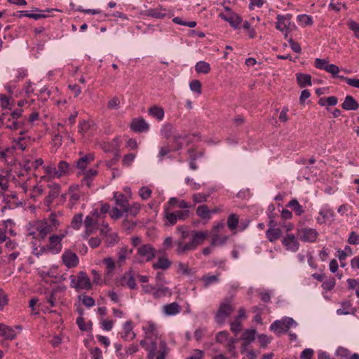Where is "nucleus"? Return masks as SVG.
<instances>
[{
	"label": "nucleus",
	"mask_w": 359,
	"mask_h": 359,
	"mask_svg": "<svg viewBox=\"0 0 359 359\" xmlns=\"http://www.w3.org/2000/svg\"><path fill=\"white\" fill-rule=\"evenodd\" d=\"M182 307L177 303L172 302L163 306L162 311L166 316H175L180 313Z\"/></svg>",
	"instance_id": "obj_25"
},
{
	"label": "nucleus",
	"mask_w": 359,
	"mask_h": 359,
	"mask_svg": "<svg viewBox=\"0 0 359 359\" xmlns=\"http://www.w3.org/2000/svg\"><path fill=\"white\" fill-rule=\"evenodd\" d=\"M152 191L147 187H142L139 191V195L142 200H147L150 198Z\"/></svg>",
	"instance_id": "obj_59"
},
{
	"label": "nucleus",
	"mask_w": 359,
	"mask_h": 359,
	"mask_svg": "<svg viewBox=\"0 0 359 359\" xmlns=\"http://www.w3.org/2000/svg\"><path fill=\"white\" fill-rule=\"evenodd\" d=\"M297 236L303 242L313 243L318 236V232L316 229L302 226L297 228Z\"/></svg>",
	"instance_id": "obj_4"
},
{
	"label": "nucleus",
	"mask_w": 359,
	"mask_h": 359,
	"mask_svg": "<svg viewBox=\"0 0 359 359\" xmlns=\"http://www.w3.org/2000/svg\"><path fill=\"white\" fill-rule=\"evenodd\" d=\"M141 206L139 203H135L132 205H127L126 208L123 210L126 212H128L130 215L135 217L140 212Z\"/></svg>",
	"instance_id": "obj_52"
},
{
	"label": "nucleus",
	"mask_w": 359,
	"mask_h": 359,
	"mask_svg": "<svg viewBox=\"0 0 359 359\" xmlns=\"http://www.w3.org/2000/svg\"><path fill=\"white\" fill-rule=\"evenodd\" d=\"M23 124V120L8 118L7 122L6 123V128L12 130H17L21 129Z\"/></svg>",
	"instance_id": "obj_37"
},
{
	"label": "nucleus",
	"mask_w": 359,
	"mask_h": 359,
	"mask_svg": "<svg viewBox=\"0 0 359 359\" xmlns=\"http://www.w3.org/2000/svg\"><path fill=\"white\" fill-rule=\"evenodd\" d=\"M123 285H127L130 289L134 290L137 287L134 273L132 271L126 272L122 278Z\"/></svg>",
	"instance_id": "obj_31"
},
{
	"label": "nucleus",
	"mask_w": 359,
	"mask_h": 359,
	"mask_svg": "<svg viewBox=\"0 0 359 359\" xmlns=\"http://www.w3.org/2000/svg\"><path fill=\"white\" fill-rule=\"evenodd\" d=\"M219 275L203 276L201 278L203 286L208 287L210 285L217 283L219 280Z\"/></svg>",
	"instance_id": "obj_49"
},
{
	"label": "nucleus",
	"mask_w": 359,
	"mask_h": 359,
	"mask_svg": "<svg viewBox=\"0 0 359 359\" xmlns=\"http://www.w3.org/2000/svg\"><path fill=\"white\" fill-rule=\"evenodd\" d=\"M287 206L291 208L297 215H301L304 212L303 207L299 203L297 199L291 200Z\"/></svg>",
	"instance_id": "obj_46"
},
{
	"label": "nucleus",
	"mask_w": 359,
	"mask_h": 359,
	"mask_svg": "<svg viewBox=\"0 0 359 359\" xmlns=\"http://www.w3.org/2000/svg\"><path fill=\"white\" fill-rule=\"evenodd\" d=\"M67 234V231H64L59 234H53L49 237V243L47 246L48 250L55 253H59L62 250V240Z\"/></svg>",
	"instance_id": "obj_8"
},
{
	"label": "nucleus",
	"mask_w": 359,
	"mask_h": 359,
	"mask_svg": "<svg viewBox=\"0 0 359 359\" xmlns=\"http://www.w3.org/2000/svg\"><path fill=\"white\" fill-rule=\"evenodd\" d=\"M94 158L95 157L93 154H89L81 157L76 162V168L83 171L87 165L94 161Z\"/></svg>",
	"instance_id": "obj_28"
},
{
	"label": "nucleus",
	"mask_w": 359,
	"mask_h": 359,
	"mask_svg": "<svg viewBox=\"0 0 359 359\" xmlns=\"http://www.w3.org/2000/svg\"><path fill=\"white\" fill-rule=\"evenodd\" d=\"M162 8L156 9H149L144 12V15L148 17L154 18L156 19H161L165 18V13H161Z\"/></svg>",
	"instance_id": "obj_47"
},
{
	"label": "nucleus",
	"mask_w": 359,
	"mask_h": 359,
	"mask_svg": "<svg viewBox=\"0 0 359 359\" xmlns=\"http://www.w3.org/2000/svg\"><path fill=\"white\" fill-rule=\"evenodd\" d=\"M48 187L50 189L49 194L45 199V203L47 205H50L53 201L59 196L61 189L60 185L56 183L49 184Z\"/></svg>",
	"instance_id": "obj_17"
},
{
	"label": "nucleus",
	"mask_w": 359,
	"mask_h": 359,
	"mask_svg": "<svg viewBox=\"0 0 359 359\" xmlns=\"http://www.w3.org/2000/svg\"><path fill=\"white\" fill-rule=\"evenodd\" d=\"M27 235L38 240L43 239L47 236L40 220L29 224Z\"/></svg>",
	"instance_id": "obj_9"
},
{
	"label": "nucleus",
	"mask_w": 359,
	"mask_h": 359,
	"mask_svg": "<svg viewBox=\"0 0 359 359\" xmlns=\"http://www.w3.org/2000/svg\"><path fill=\"white\" fill-rule=\"evenodd\" d=\"M69 278L71 280V287L77 290H90L92 288V282L87 273L84 271H79L76 276L71 275Z\"/></svg>",
	"instance_id": "obj_1"
},
{
	"label": "nucleus",
	"mask_w": 359,
	"mask_h": 359,
	"mask_svg": "<svg viewBox=\"0 0 359 359\" xmlns=\"http://www.w3.org/2000/svg\"><path fill=\"white\" fill-rule=\"evenodd\" d=\"M242 329L241 321L238 320V318H236L231 323V330L235 334H238L241 332Z\"/></svg>",
	"instance_id": "obj_63"
},
{
	"label": "nucleus",
	"mask_w": 359,
	"mask_h": 359,
	"mask_svg": "<svg viewBox=\"0 0 359 359\" xmlns=\"http://www.w3.org/2000/svg\"><path fill=\"white\" fill-rule=\"evenodd\" d=\"M255 330H247L243 332L242 335V339L244 341L243 344L244 348H245L250 343L255 340Z\"/></svg>",
	"instance_id": "obj_36"
},
{
	"label": "nucleus",
	"mask_w": 359,
	"mask_h": 359,
	"mask_svg": "<svg viewBox=\"0 0 359 359\" xmlns=\"http://www.w3.org/2000/svg\"><path fill=\"white\" fill-rule=\"evenodd\" d=\"M170 208L165 205L163 210V217L165 219V226H173L177 222V217L175 212H171Z\"/></svg>",
	"instance_id": "obj_23"
},
{
	"label": "nucleus",
	"mask_w": 359,
	"mask_h": 359,
	"mask_svg": "<svg viewBox=\"0 0 359 359\" xmlns=\"http://www.w3.org/2000/svg\"><path fill=\"white\" fill-rule=\"evenodd\" d=\"M177 133L176 129L170 123L164 124L161 129V135L166 140L172 139Z\"/></svg>",
	"instance_id": "obj_27"
},
{
	"label": "nucleus",
	"mask_w": 359,
	"mask_h": 359,
	"mask_svg": "<svg viewBox=\"0 0 359 359\" xmlns=\"http://www.w3.org/2000/svg\"><path fill=\"white\" fill-rule=\"evenodd\" d=\"M114 198L116 204L118 205L124 210L128 205V202L123 194L115 193Z\"/></svg>",
	"instance_id": "obj_48"
},
{
	"label": "nucleus",
	"mask_w": 359,
	"mask_h": 359,
	"mask_svg": "<svg viewBox=\"0 0 359 359\" xmlns=\"http://www.w3.org/2000/svg\"><path fill=\"white\" fill-rule=\"evenodd\" d=\"M339 78L345 81L349 86L359 88V79L346 78L344 76H339Z\"/></svg>",
	"instance_id": "obj_64"
},
{
	"label": "nucleus",
	"mask_w": 359,
	"mask_h": 359,
	"mask_svg": "<svg viewBox=\"0 0 359 359\" xmlns=\"http://www.w3.org/2000/svg\"><path fill=\"white\" fill-rule=\"evenodd\" d=\"M83 220V215L81 213H79L75 215L72 219V226L74 229H79L81 226Z\"/></svg>",
	"instance_id": "obj_54"
},
{
	"label": "nucleus",
	"mask_w": 359,
	"mask_h": 359,
	"mask_svg": "<svg viewBox=\"0 0 359 359\" xmlns=\"http://www.w3.org/2000/svg\"><path fill=\"white\" fill-rule=\"evenodd\" d=\"M145 334V339L147 341H158L161 339L158 338V332L157 326L152 322H147V323L143 327Z\"/></svg>",
	"instance_id": "obj_11"
},
{
	"label": "nucleus",
	"mask_w": 359,
	"mask_h": 359,
	"mask_svg": "<svg viewBox=\"0 0 359 359\" xmlns=\"http://www.w3.org/2000/svg\"><path fill=\"white\" fill-rule=\"evenodd\" d=\"M266 235L270 242H274L280 237L281 230L279 228H269Z\"/></svg>",
	"instance_id": "obj_41"
},
{
	"label": "nucleus",
	"mask_w": 359,
	"mask_h": 359,
	"mask_svg": "<svg viewBox=\"0 0 359 359\" xmlns=\"http://www.w3.org/2000/svg\"><path fill=\"white\" fill-rule=\"evenodd\" d=\"M20 136L16 141V147L19 149H21L22 151H24L27 148L28 143L31 141V139L28 136H24V132L22 131L20 133Z\"/></svg>",
	"instance_id": "obj_42"
},
{
	"label": "nucleus",
	"mask_w": 359,
	"mask_h": 359,
	"mask_svg": "<svg viewBox=\"0 0 359 359\" xmlns=\"http://www.w3.org/2000/svg\"><path fill=\"white\" fill-rule=\"evenodd\" d=\"M135 337V334L133 332L131 321H128L123 325V332L121 334V338L126 341L132 340Z\"/></svg>",
	"instance_id": "obj_29"
},
{
	"label": "nucleus",
	"mask_w": 359,
	"mask_h": 359,
	"mask_svg": "<svg viewBox=\"0 0 359 359\" xmlns=\"http://www.w3.org/2000/svg\"><path fill=\"white\" fill-rule=\"evenodd\" d=\"M334 217V211L329 208L325 207L319 212V216L316 218L317 222L320 224L326 223Z\"/></svg>",
	"instance_id": "obj_22"
},
{
	"label": "nucleus",
	"mask_w": 359,
	"mask_h": 359,
	"mask_svg": "<svg viewBox=\"0 0 359 359\" xmlns=\"http://www.w3.org/2000/svg\"><path fill=\"white\" fill-rule=\"evenodd\" d=\"M238 224V217L236 214L229 215L227 219V226L231 231L235 230Z\"/></svg>",
	"instance_id": "obj_51"
},
{
	"label": "nucleus",
	"mask_w": 359,
	"mask_h": 359,
	"mask_svg": "<svg viewBox=\"0 0 359 359\" xmlns=\"http://www.w3.org/2000/svg\"><path fill=\"white\" fill-rule=\"evenodd\" d=\"M315 67L318 69H323L327 72L331 74L333 77H338V73L340 69L339 67L334 64H330L327 59L316 58L314 62Z\"/></svg>",
	"instance_id": "obj_7"
},
{
	"label": "nucleus",
	"mask_w": 359,
	"mask_h": 359,
	"mask_svg": "<svg viewBox=\"0 0 359 359\" xmlns=\"http://www.w3.org/2000/svg\"><path fill=\"white\" fill-rule=\"evenodd\" d=\"M210 236L211 237V246L215 247L224 245L229 239L228 236L222 235L218 232H210Z\"/></svg>",
	"instance_id": "obj_21"
},
{
	"label": "nucleus",
	"mask_w": 359,
	"mask_h": 359,
	"mask_svg": "<svg viewBox=\"0 0 359 359\" xmlns=\"http://www.w3.org/2000/svg\"><path fill=\"white\" fill-rule=\"evenodd\" d=\"M130 128L135 132L141 133L147 131L149 129V126L144 118H139L133 120L130 124Z\"/></svg>",
	"instance_id": "obj_20"
},
{
	"label": "nucleus",
	"mask_w": 359,
	"mask_h": 359,
	"mask_svg": "<svg viewBox=\"0 0 359 359\" xmlns=\"http://www.w3.org/2000/svg\"><path fill=\"white\" fill-rule=\"evenodd\" d=\"M140 345L148 352V359H154L156 352L158 349V341H147L142 340Z\"/></svg>",
	"instance_id": "obj_14"
},
{
	"label": "nucleus",
	"mask_w": 359,
	"mask_h": 359,
	"mask_svg": "<svg viewBox=\"0 0 359 359\" xmlns=\"http://www.w3.org/2000/svg\"><path fill=\"white\" fill-rule=\"evenodd\" d=\"M190 89L196 93L197 94H201V83L199 80H193L189 83Z\"/></svg>",
	"instance_id": "obj_58"
},
{
	"label": "nucleus",
	"mask_w": 359,
	"mask_h": 359,
	"mask_svg": "<svg viewBox=\"0 0 359 359\" xmlns=\"http://www.w3.org/2000/svg\"><path fill=\"white\" fill-rule=\"evenodd\" d=\"M149 115L156 118L158 121H161L164 117V110L162 107L154 106L149 109Z\"/></svg>",
	"instance_id": "obj_44"
},
{
	"label": "nucleus",
	"mask_w": 359,
	"mask_h": 359,
	"mask_svg": "<svg viewBox=\"0 0 359 359\" xmlns=\"http://www.w3.org/2000/svg\"><path fill=\"white\" fill-rule=\"evenodd\" d=\"M335 285V278L334 277H332L323 282L322 287L325 291H331L334 289Z\"/></svg>",
	"instance_id": "obj_56"
},
{
	"label": "nucleus",
	"mask_w": 359,
	"mask_h": 359,
	"mask_svg": "<svg viewBox=\"0 0 359 359\" xmlns=\"http://www.w3.org/2000/svg\"><path fill=\"white\" fill-rule=\"evenodd\" d=\"M177 272L183 275H189L191 273V269L187 264L179 262L177 264Z\"/></svg>",
	"instance_id": "obj_61"
},
{
	"label": "nucleus",
	"mask_w": 359,
	"mask_h": 359,
	"mask_svg": "<svg viewBox=\"0 0 359 359\" xmlns=\"http://www.w3.org/2000/svg\"><path fill=\"white\" fill-rule=\"evenodd\" d=\"M234 311L233 306L228 299H225L218 309L215 315V321L219 324H223L226 318Z\"/></svg>",
	"instance_id": "obj_6"
},
{
	"label": "nucleus",
	"mask_w": 359,
	"mask_h": 359,
	"mask_svg": "<svg viewBox=\"0 0 359 359\" xmlns=\"http://www.w3.org/2000/svg\"><path fill=\"white\" fill-rule=\"evenodd\" d=\"M62 258L63 264L69 269L76 267L79 262L76 254L69 250L64 252Z\"/></svg>",
	"instance_id": "obj_12"
},
{
	"label": "nucleus",
	"mask_w": 359,
	"mask_h": 359,
	"mask_svg": "<svg viewBox=\"0 0 359 359\" xmlns=\"http://www.w3.org/2000/svg\"><path fill=\"white\" fill-rule=\"evenodd\" d=\"M105 265V276H110L115 269V262L111 257H105L102 260Z\"/></svg>",
	"instance_id": "obj_39"
},
{
	"label": "nucleus",
	"mask_w": 359,
	"mask_h": 359,
	"mask_svg": "<svg viewBox=\"0 0 359 359\" xmlns=\"http://www.w3.org/2000/svg\"><path fill=\"white\" fill-rule=\"evenodd\" d=\"M341 107L345 110H356L359 107V104L352 96L347 95Z\"/></svg>",
	"instance_id": "obj_33"
},
{
	"label": "nucleus",
	"mask_w": 359,
	"mask_h": 359,
	"mask_svg": "<svg viewBox=\"0 0 359 359\" xmlns=\"http://www.w3.org/2000/svg\"><path fill=\"white\" fill-rule=\"evenodd\" d=\"M187 135L185 133H180L178 131L172 140V147L174 151H178L182 148L183 142L186 140Z\"/></svg>",
	"instance_id": "obj_24"
},
{
	"label": "nucleus",
	"mask_w": 359,
	"mask_h": 359,
	"mask_svg": "<svg viewBox=\"0 0 359 359\" xmlns=\"http://www.w3.org/2000/svg\"><path fill=\"white\" fill-rule=\"evenodd\" d=\"M120 100L118 97L114 96L107 102V107L109 109H118L120 107Z\"/></svg>",
	"instance_id": "obj_60"
},
{
	"label": "nucleus",
	"mask_w": 359,
	"mask_h": 359,
	"mask_svg": "<svg viewBox=\"0 0 359 359\" xmlns=\"http://www.w3.org/2000/svg\"><path fill=\"white\" fill-rule=\"evenodd\" d=\"M191 242L196 249L198 245L203 243L205 240L208 238V233L207 231H191Z\"/></svg>",
	"instance_id": "obj_16"
},
{
	"label": "nucleus",
	"mask_w": 359,
	"mask_h": 359,
	"mask_svg": "<svg viewBox=\"0 0 359 359\" xmlns=\"http://www.w3.org/2000/svg\"><path fill=\"white\" fill-rule=\"evenodd\" d=\"M167 206L170 208H178L180 209H188L190 205L184 200H180L175 197L169 199Z\"/></svg>",
	"instance_id": "obj_30"
},
{
	"label": "nucleus",
	"mask_w": 359,
	"mask_h": 359,
	"mask_svg": "<svg viewBox=\"0 0 359 359\" xmlns=\"http://www.w3.org/2000/svg\"><path fill=\"white\" fill-rule=\"evenodd\" d=\"M0 335L7 340L15 339L16 334L13 328L4 324H0Z\"/></svg>",
	"instance_id": "obj_32"
},
{
	"label": "nucleus",
	"mask_w": 359,
	"mask_h": 359,
	"mask_svg": "<svg viewBox=\"0 0 359 359\" xmlns=\"http://www.w3.org/2000/svg\"><path fill=\"white\" fill-rule=\"evenodd\" d=\"M296 325V322L291 318H284L280 320L274 321L270 326V330L276 335H280L287 332L293 325Z\"/></svg>",
	"instance_id": "obj_3"
},
{
	"label": "nucleus",
	"mask_w": 359,
	"mask_h": 359,
	"mask_svg": "<svg viewBox=\"0 0 359 359\" xmlns=\"http://www.w3.org/2000/svg\"><path fill=\"white\" fill-rule=\"evenodd\" d=\"M297 19L299 22L304 26L311 25L313 24L312 18L307 15H298Z\"/></svg>",
	"instance_id": "obj_62"
},
{
	"label": "nucleus",
	"mask_w": 359,
	"mask_h": 359,
	"mask_svg": "<svg viewBox=\"0 0 359 359\" xmlns=\"http://www.w3.org/2000/svg\"><path fill=\"white\" fill-rule=\"evenodd\" d=\"M171 265V262L165 257H160L157 262L154 263L153 268L154 269H163L165 270L168 269Z\"/></svg>",
	"instance_id": "obj_40"
},
{
	"label": "nucleus",
	"mask_w": 359,
	"mask_h": 359,
	"mask_svg": "<svg viewBox=\"0 0 359 359\" xmlns=\"http://www.w3.org/2000/svg\"><path fill=\"white\" fill-rule=\"evenodd\" d=\"M196 215L203 219L209 220L211 218V211L206 205H199L196 210Z\"/></svg>",
	"instance_id": "obj_34"
},
{
	"label": "nucleus",
	"mask_w": 359,
	"mask_h": 359,
	"mask_svg": "<svg viewBox=\"0 0 359 359\" xmlns=\"http://www.w3.org/2000/svg\"><path fill=\"white\" fill-rule=\"evenodd\" d=\"M155 256L156 250L150 244H144L137 248L136 259L140 263L150 262Z\"/></svg>",
	"instance_id": "obj_2"
},
{
	"label": "nucleus",
	"mask_w": 359,
	"mask_h": 359,
	"mask_svg": "<svg viewBox=\"0 0 359 359\" xmlns=\"http://www.w3.org/2000/svg\"><path fill=\"white\" fill-rule=\"evenodd\" d=\"M133 253V250H128L127 247L121 248L118 252V264L123 265L128 257Z\"/></svg>",
	"instance_id": "obj_38"
},
{
	"label": "nucleus",
	"mask_w": 359,
	"mask_h": 359,
	"mask_svg": "<svg viewBox=\"0 0 359 359\" xmlns=\"http://www.w3.org/2000/svg\"><path fill=\"white\" fill-rule=\"evenodd\" d=\"M97 215L95 214L88 215L85 220L84 224L86 229V233L88 235L92 233L95 229V225L97 224Z\"/></svg>",
	"instance_id": "obj_26"
},
{
	"label": "nucleus",
	"mask_w": 359,
	"mask_h": 359,
	"mask_svg": "<svg viewBox=\"0 0 359 359\" xmlns=\"http://www.w3.org/2000/svg\"><path fill=\"white\" fill-rule=\"evenodd\" d=\"M60 215V212L57 213L52 212L48 218L40 220L45 230L46 235L57 229L60 224L58 217Z\"/></svg>",
	"instance_id": "obj_5"
},
{
	"label": "nucleus",
	"mask_w": 359,
	"mask_h": 359,
	"mask_svg": "<svg viewBox=\"0 0 359 359\" xmlns=\"http://www.w3.org/2000/svg\"><path fill=\"white\" fill-rule=\"evenodd\" d=\"M172 150H173L172 147H171L168 143H166L163 146L161 147L158 154L159 160L162 161L163 158Z\"/></svg>",
	"instance_id": "obj_53"
},
{
	"label": "nucleus",
	"mask_w": 359,
	"mask_h": 359,
	"mask_svg": "<svg viewBox=\"0 0 359 359\" xmlns=\"http://www.w3.org/2000/svg\"><path fill=\"white\" fill-rule=\"evenodd\" d=\"M291 14H287L285 15H278L276 16V27L279 31L284 32L285 37L287 38L288 35V30L291 25Z\"/></svg>",
	"instance_id": "obj_10"
},
{
	"label": "nucleus",
	"mask_w": 359,
	"mask_h": 359,
	"mask_svg": "<svg viewBox=\"0 0 359 359\" xmlns=\"http://www.w3.org/2000/svg\"><path fill=\"white\" fill-rule=\"evenodd\" d=\"M210 194L197 193L192 195V200L194 204L206 202Z\"/></svg>",
	"instance_id": "obj_50"
},
{
	"label": "nucleus",
	"mask_w": 359,
	"mask_h": 359,
	"mask_svg": "<svg viewBox=\"0 0 359 359\" xmlns=\"http://www.w3.org/2000/svg\"><path fill=\"white\" fill-rule=\"evenodd\" d=\"M195 69L197 73L206 74L210 72V66L205 61H199L196 64Z\"/></svg>",
	"instance_id": "obj_45"
},
{
	"label": "nucleus",
	"mask_w": 359,
	"mask_h": 359,
	"mask_svg": "<svg viewBox=\"0 0 359 359\" xmlns=\"http://www.w3.org/2000/svg\"><path fill=\"white\" fill-rule=\"evenodd\" d=\"M177 245L176 252L179 255H184L189 251L196 250L191 242L184 243L182 240H178L175 242Z\"/></svg>",
	"instance_id": "obj_19"
},
{
	"label": "nucleus",
	"mask_w": 359,
	"mask_h": 359,
	"mask_svg": "<svg viewBox=\"0 0 359 359\" xmlns=\"http://www.w3.org/2000/svg\"><path fill=\"white\" fill-rule=\"evenodd\" d=\"M347 25L353 32L355 37L359 39V24L352 20H348L347 21Z\"/></svg>",
	"instance_id": "obj_55"
},
{
	"label": "nucleus",
	"mask_w": 359,
	"mask_h": 359,
	"mask_svg": "<svg viewBox=\"0 0 359 359\" xmlns=\"http://www.w3.org/2000/svg\"><path fill=\"white\" fill-rule=\"evenodd\" d=\"M168 353V347L166 346L165 342L159 339L158 341V349L156 352V359H165L166 354Z\"/></svg>",
	"instance_id": "obj_43"
},
{
	"label": "nucleus",
	"mask_w": 359,
	"mask_h": 359,
	"mask_svg": "<svg viewBox=\"0 0 359 359\" xmlns=\"http://www.w3.org/2000/svg\"><path fill=\"white\" fill-rule=\"evenodd\" d=\"M74 166H71L67 162L60 161L57 164V178L69 175L73 172Z\"/></svg>",
	"instance_id": "obj_18"
},
{
	"label": "nucleus",
	"mask_w": 359,
	"mask_h": 359,
	"mask_svg": "<svg viewBox=\"0 0 359 359\" xmlns=\"http://www.w3.org/2000/svg\"><path fill=\"white\" fill-rule=\"evenodd\" d=\"M282 243L287 250L296 252L299 248V243L294 234H286L282 239Z\"/></svg>",
	"instance_id": "obj_13"
},
{
	"label": "nucleus",
	"mask_w": 359,
	"mask_h": 359,
	"mask_svg": "<svg viewBox=\"0 0 359 359\" xmlns=\"http://www.w3.org/2000/svg\"><path fill=\"white\" fill-rule=\"evenodd\" d=\"M44 172L53 178H57V168L53 164L43 166Z\"/></svg>",
	"instance_id": "obj_57"
},
{
	"label": "nucleus",
	"mask_w": 359,
	"mask_h": 359,
	"mask_svg": "<svg viewBox=\"0 0 359 359\" xmlns=\"http://www.w3.org/2000/svg\"><path fill=\"white\" fill-rule=\"evenodd\" d=\"M219 15L222 19L228 22L234 28H238L242 22V18L234 13H221Z\"/></svg>",
	"instance_id": "obj_15"
},
{
	"label": "nucleus",
	"mask_w": 359,
	"mask_h": 359,
	"mask_svg": "<svg viewBox=\"0 0 359 359\" xmlns=\"http://www.w3.org/2000/svg\"><path fill=\"white\" fill-rule=\"evenodd\" d=\"M296 77L297 83L301 88L311 86V76L309 74L298 73Z\"/></svg>",
	"instance_id": "obj_35"
}]
</instances>
